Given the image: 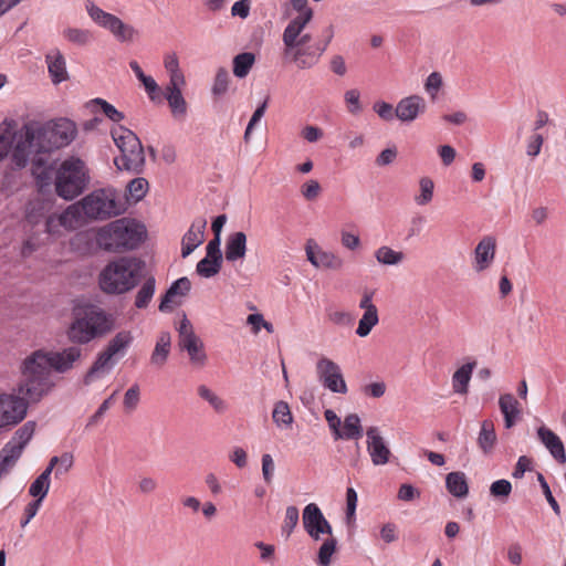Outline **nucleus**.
<instances>
[{"instance_id":"2f4dec72","label":"nucleus","mask_w":566,"mask_h":566,"mask_svg":"<svg viewBox=\"0 0 566 566\" xmlns=\"http://www.w3.org/2000/svg\"><path fill=\"white\" fill-rule=\"evenodd\" d=\"M180 346L187 352L191 364L197 367H202L207 363V354L205 352L203 343L198 336H188Z\"/></svg>"},{"instance_id":"4c0bfd02","label":"nucleus","mask_w":566,"mask_h":566,"mask_svg":"<svg viewBox=\"0 0 566 566\" xmlns=\"http://www.w3.org/2000/svg\"><path fill=\"white\" fill-rule=\"evenodd\" d=\"M272 420L281 430H287L294 422V417L286 401L280 400L274 403Z\"/></svg>"},{"instance_id":"c9c22d12","label":"nucleus","mask_w":566,"mask_h":566,"mask_svg":"<svg viewBox=\"0 0 566 566\" xmlns=\"http://www.w3.org/2000/svg\"><path fill=\"white\" fill-rule=\"evenodd\" d=\"M374 258L380 265L398 266L406 260V254L389 245H380L375 250Z\"/></svg>"},{"instance_id":"79ce46f5","label":"nucleus","mask_w":566,"mask_h":566,"mask_svg":"<svg viewBox=\"0 0 566 566\" xmlns=\"http://www.w3.org/2000/svg\"><path fill=\"white\" fill-rule=\"evenodd\" d=\"M197 390L199 397L207 401L216 412L223 413L228 410L227 401L206 385H200Z\"/></svg>"},{"instance_id":"aec40b11","label":"nucleus","mask_w":566,"mask_h":566,"mask_svg":"<svg viewBox=\"0 0 566 566\" xmlns=\"http://www.w3.org/2000/svg\"><path fill=\"white\" fill-rule=\"evenodd\" d=\"M50 358L51 371L66 373L73 368L74 364L80 359L82 350L78 347L71 346L62 352L46 350Z\"/></svg>"},{"instance_id":"e433bc0d","label":"nucleus","mask_w":566,"mask_h":566,"mask_svg":"<svg viewBox=\"0 0 566 566\" xmlns=\"http://www.w3.org/2000/svg\"><path fill=\"white\" fill-rule=\"evenodd\" d=\"M62 36L66 42L81 48L90 45L94 40L91 30L78 27L64 28Z\"/></svg>"},{"instance_id":"39448f33","label":"nucleus","mask_w":566,"mask_h":566,"mask_svg":"<svg viewBox=\"0 0 566 566\" xmlns=\"http://www.w3.org/2000/svg\"><path fill=\"white\" fill-rule=\"evenodd\" d=\"M115 319L94 304H80L73 308V321L67 337L75 344H87L113 329Z\"/></svg>"},{"instance_id":"338daca9","label":"nucleus","mask_w":566,"mask_h":566,"mask_svg":"<svg viewBox=\"0 0 566 566\" xmlns=\"http://www.w3.org/2000/svg\"><path fill=\"white\" fill-rule=\"evenodd\" d=\"M301 136L310 144L319 142L324 137L322 128L315 125H305L301 130Z\"/></svg>"},{"instance_id":"8fccbe9b","label":"nucleus","mask_w":566,"mask_h":566,"mask_svg":"<svg viewBox=\"0 0 566 566\" xmlns=\"http://www.w3.org/2000/svg\"><path fill=\"white\" fill-rule=\"evenodd\" d=\"M19 449L6 444L0 452V478L6 475L21 457Z\"/></svg>"},{"instance_id":"6e6552de","label":"nucleus","mask_w":566,"mask_h":566,"mask_svg":"<svg viewBox=\"0 0 566 566\" xmlns=\"http://www.w3.org/2000/svg\"><path fill=\"white\" fill-rule=\"evenodd\" d=\"M90 182L86 164L78 157L64 159L55 172V191L65 199L72 200L80 196Z\"/></svg>"},{"instance_id":"a878e982","label":"nucleus","mask_w":566,"mask_h":566,"mask_svg":"<svg viewBox=\"0 0 566 566\" xmlns=\"http://www.w3.org/2000/svg\"><path fill=\"white\" fill-rule=\"evenodd\" d=\"M537 437L551 455L560 464L566 463L565 447L560 438L551 429L542 426L537 429Z\"/></svg>"},{"instance_id":"9d476101","label":"nucleus","mask_w":566,"mask_h":566,"mask_svg":"<svg viewBox=\"0 0 566 566\" xmlns=\"http://www.w3.org/2000/svg\"><path fill=\"white\" fill-rule=\"evenodd\" d=\"M84 9L95 25L108 31L120 43H132L138 35L137 30L133 25L125 23L119 17L105 11L93 0H84Z\"/></svg>"},{"instance_id":"a211bd4d","label":"nucleus","mask_w":566,"mask_h":566,"mask_svg":"<svg viewBox=\"0 0 566 566\" xmlns=\"http://www.w3.org/2000/svg\"><path fill=\"white\" fill-rule=\"evenodd\" d=\"M496 240L491 235L483 237L474 249L473 269L476 272L488 270L495 259Z\"/></svg>"},{"instance_id":"cd10ccee","label":"nucleus","mask_w":566,"mask_h":566,"mask_svg":"<svg viewBox=\"0 0 566 566\" xmlns=\"http://www.w3.org/2000/svg\"><path fill=\"white\" fill-rule=\"evenodd\" d=\"M475 367L476 361L472 359L455 369L451 377V386L454 394L465 396L469 392V385Z\"/></svg>"},{"instance_id":"4468645a","label":"nucleus","mask_w":566,"mask_h":566,"mask_svg":"<svg viewBox=\"0 0 566 566\" xmlns=\"http://www.w3.org/2000/svg\"><path fill=\"white\" fill-rule=\"evenodd\" d=\"M303 527L313 541H321L325 535H333V527L316 503L307 504L302 515Z\"/></svg>"},{"instance_id":"c03bdc74","label":"nucleus","mask_w":566,"mask_h":566,"mask_svg":"<svg viewBox=\"0 0 566 566\" xmlns=\"http://www.w3.org/2000/svg\"><path fill=\"white\" fill-rule=\"evenodd\" d=\"M35 429L34 422H27L21 428H19L12 439L7 443L8 446L19 449V451L22 453L24 447L28 444V442L31 440Z\"/></svg>"},{"instance_id":"0eeeda50","label":"nucleus","mask_w":566,"mask_h":566,"mask_svg":"<svg viewBox=\"0 0 566 566\" xmlns=\"http://www.w3.org/2000/svg\"><path fill=\"white\" fill-rule=\"evenodd\" d=\"M84 220H105L126 211V203L113 188L96 189L75 202Z\"/></svg>"},{"instance_id":"603ef678","label":"nucleus","mask_w":566,"mask_h":566,"mask_svg":"<svg viewBox=\"0 0 566 566\" xmlns=\"http://www.w3.org/2000/svg\"><path fill=\"white\" fill-rule=\"evenodd\" d=\"M221 263V259L216 256L210 258L206 254V256L198 262L196 271L200 276L209 279L219 273Z\"/></svg>"},{"instance_id":"680f3d73","label":"nucleus","mask_w":566,"mask_h":566,"mask_svg":"<svg viewBox=\"0 0 566 566\" xmlns=\"http://www.w3.org/2000/svg\"><path fill=\"white\" fill-rule=\"evenodd\" d=\"M511 492L512 484L505 479L496 480L490 485V494L502 501H505L510 496Z\"/></svg>"},{"instance_id":"0e129e2a","label":"nucleus","mask_w":566,"mask_h":566,"mask_svg":"<svg viewBox=\"0 0 566 566\" xmlns=\"http://www.w3.org/2000/svg\"><path fill=\"white\" fill-rule=\"evenodd\" d=\"M543 143H544V137L541 134L534 132L527 138L526 155L532 158L537 157L542 150Z\"/></svg>"},{"instance_id":"423d86ee","label":"nucleus","mask_w":566,"mask_h":566,"mask_svg":"<svg viewBox=\"0 0 566 566\" xmlns=\"http://www.w3.org/2000/svg\"><path fill=\"white\" fill-rule=\"evenodd\" d=\"M144 262L134 256H119L109 261L98 274L101 290L111 295H120L136 287Z\"/></svg>"},{"instance_id":"774afa93","label":"nucleus","mask_w":566,"mask_h":566,"mask_svg":"<svg viewBox=\"0 0 566 566\" xmlns=\"http://www.w3.org/2000/svg\"><path fill=\"white\" fill-rule=\"evenodd\" d=\"M421 495L420 491L409 483H403L398 490L397 497L403 502H411L419 499Z\"/></svg>"},{"instance_id":"2eb2a0df","label":"nucleus","mask_w":566,"mask_h":566,"mask_svg":"<svg viewBox=\"0 0 566 566\" xmlns=\"http://www.w3.org/2000/svg\"><path fill=\"white\" fill-rule=\"evenodd\" d=\"M307 261L316 269L339 271L344 266V260L337 253L322 249L314 240H308L305 245Z\"/></svg>"},{"instance_id":"6e6d98bb","label":"nucleus","mask_w":566,"mask_h":566,"mask_svg":"<svg viewBox=\"0 0 566 566\" xmlns=\"http://www.w3.org/2000/svg\"><path fill=\"white\" fill-rule=\"evenodd\" d=\"M322 186L316 179H307L300 186V195L305 201H316L322 195Z\"/></svg>"},{"instance_id":"e2e57ef3","label":"nucleus","mask_w":566,"mask_h":566,"mask_svg":"<svg viewBox=\"0 0 566 566\" xmlns=\"http://www.w3.org/2000/svg\"><path fill=\"white\" fill-rule=\"evenodd\" d=\"M373 109L382 120L391 122L396 118L395 107L388 102L377 101L374 103Z\"/></svg>"},{"instance_id":"de8ad7c7","label":"nucleus","mask_w":566,"mask_h":566,"mask_svg":"<svg viewBox=\"0 0 566 566\" xmlns=\"http://www.w3.org/2000/svg\"><path fill=\"white\" fill-rule=\"evenodd\" d=\"M255 62V55L251 52H243L233 59V74L238 78H244Z\"/></svg>"},{"instance_id":"b1692460","label":"nucleus","mask_w":566,"mask_h":566,"mask_svg":"<svg viewBox=\"0 0 566 566\" xmlns=\"http://www.w3.org/2000/svg\"><path fill=\"white\" fill-rule=\"evenodd\" d=\"M115 364L116 360L102 350L85 374L83 379L84 385L90 386L107 377L113 370Z\"/></svg>"},{"instance_id":"69168bd1","label":"nucleus","mask_w":566,"mask_h":566,"mask_svg":"<svg viewBox=\"0 0 566 566\" xmlns=\"http://www.w3.org/2000/svg\"><path fill=\"white\" fill-rule=\"evenodd\" d=\"M139 82L144 86L145 92L147 93L150 101L154 102L157 98H159L160 88L154 77H151L150 75H145L139 80Z\"/></svg>"},{"instance_id":"13d9d810","label":"nucleus","mask_w":566,"mask_h":566,"mask_svg":"<svg viewBox=\"0 0 566 566\" xmlns=\"http://www.w3.org/2000/svg\"><path fill=\"white\" fill-rule=\"evenodd\" d=\"M344 102L349 114L356 116L363 112L360 92L357 88H349L344 93Z\"/></svg>"},{"instance_id":"5701e85b","label":"nucleus","mask_w":566,"mask_h":566,"mask_svg":"<svg viewBox=\"0 0 566 566\" xmlns=\"http://www.w3.org/2000/svg\"><path fill=\"white\" fill-rule=\"evenodd\" d=\"M191 289V283L188 277H180L175 281L164 295L159 311L169 312L174 305H179L181 298L185 297Z\"/></svg>"},{"instance_id":"7c9ffc66","label":"nucleus","mask_w":566,"mask_h":566,"mask_svg":"<svg viewBox=\"0 0 566 566\" xmlns=\"http://www.w3.org/2000/svg\"><path fill=\"white\" fill-rule=\"evenodd\" d=\"M247 234L237 231L228 235L224 248V255L228 262L243 260L247 254Z\"/></svg>"},{"instance_id":"5fc2aeb1","label":"nucleus","mask_w":566,"mask_h":566,"mask_svg":"<svg viewBox=\"0 0 566 566\" xmlns=\"http://www.w3.org/2000/svg\"><path fill=\"white\" fill-rule=\"evenodd\" d=\"M443 87V77L440 72H431L423 82V88L431 101H436Z\"/></svg>"},{"instance_id":"f8f14e48","label":"nucleus","mask_w":566,"mask_h":566,"mask_svg":"<svg viewBox=\"0 0 566 566\" xmlns=\"http://www.w3.org/2000/svg\"><path fill=\"white\" fill-rule=\"evenodd\" d=\"M84 220L75 203L70 205L61 212L51 213L45 220V232L53 237H61L84 226Z\"/></svg>"},{"instance_id":"9b49d317","label":"nucleus","mask_w":566,"mask_h":566,"mask_svg":"<svg viewBox=\"0 0 566 566\" xmlns=\"http://www.w3.org/2000/svg\"><path fill=\"white\" fill-rule=\"evenodd\" d=\"M316 376L324 388L333 394L345 395L348 391L340 366L326 356L316 361Z\"/></svg>"},{"instance_id":"a19ab883","label":"nucleus","mask_w":566,"mask_h":566,"mask_svg":"<svg viewBox=\"0 0 566 566\" xmlns=\"http://www.w3.org/2000/svg\"><path fill=\"white\" fill-rule=\"evenodd\" d=\"M74 464V457L70 452H64L61 455L52 457L49 461L46 470L52 472L54 471V476L57 479L64 474H66Z\"/></svg>"},{"instance_id":"58836bf2","label":"nucleus","mask_w":566,"mask_h":566,"mask_svg":"<svg viewBox=\"0 0 566 566\" xmlns=\"http://www.w3.org/2000/svg\"><path fill=\"white\" fill-rule=\"evenodd\" d=\"M434 181L428 177H420L418 180V192L413 196V202L418 207H424L434 198Z\"/></svg>"},{"instance_id":"ddd939ff","label":"nucleus","mask_w":566,"mask_h":566,"mask_svg":"<svg viewBox=\"0 0 566 566\" xmlns=\"http://www.w3.org/2000/svg\"><path fill=\"white\" fill-rule=\"evenodd\" d=\"M28 403L30 401L21 395H0V428L14 426L22 421L27 416Z\"/></svg>"},{"instance_id":"7ed1b4c3","label":"nucleus","mask_w":566,"mask_h":566,"mask_svg":"<svg viewBox=\"0 0 566 566\" xmlns=\"http://www.w3.org/2000/svg\"><path fill=\"white\" fill-rule=\"evenodd\" d=\"M18 394L31 403L39 402L55 387L46 350L38 349L27 355L19 367Z\"/></svg>"},{"instance_id":"393cba45","label":"nucleus","mask_w":566,"mask_h":566,"mask_svg":"<svg viewBox=\"0 0 566 566\" xmlns=\"http://www.w3.org/2000/svg\"><path fill=\"white\" fill-rule=\"evenodd\" d=\"M19 134L20 129L17 130L15 122L13 119L7 118L0 123V161L9 154L10 150L12 153V160L14 161Z\"/></svg>"},{"instance_id":"f03ea898","label":"nucleus","mask_w":566,"mask_h":566,"mask_svg":"<svg viewBox=\"0 0 566 566\" xmlns=\"http://www.w3.org/2000/svg\"><path fill=\"white\" fill-rule=\"evenodd\" d=\"M290 1L298 13L283 31V56L298 70H308L319 62L334 36V32L332 28H328L324 41L311 43L312 35L305 33L304 30L313 18V10L306 6L307 0Z\"/></svg>"},{"instance_id":"c85d7f7f","label":"nucleus","mask_w":566,"mask_h":566,"mask_svg":"<svg viewBox=\"0 0 566 566\" xmlns=\"http://www.w3.org/2000/svg\"><path fill=\"white\" fill-rule=\"evenodd\" d=\"M134 342V335L130 331H119L116 333L107 343L105 349L103 350L113 359L122 358L126 355L127 350L132 346Z\"/></svg>"},{"instance_id":"473e14b6","label":"nucleus","mask_w":566,"mask_h":566,"mask_svg":"<svg viewBox=\"0 0 566 566\" xmlns=\"http://www.w3.org/2000/svg\"><path fill=\"white\" fill-rule=\"evenodd\" d=\"M164 67L168 75L167 85L186 84V76L180 67L179 57L176 52H168L164 55Z\"/></svg>"},{"instance_id":"052dcab7","label":"nucleus","mask_w":566,"mask_h":566,"mask_svg":"<svg viewBox=\"0 0 566 566\" xmlns=\"http://www.w3.org/2000/svg\"><path fill=\"white\" fill-rule=\"evenodd\" d=\"M499 407L502 415H520V403L512 394L501 395L499 398Z\"/></svg>"},{"instance_id":"f3484780","label":"nucleus","mask_w":566,"mask_h":566,"mask_svg":"<svg viewBox=\"0 0 566 566\" xmlns=\"http://www.w3.org/2000/svg\"><path fill=\"white\" fill-rule=\"evenodd\" d=\"M428 105L420 94H410L399 99L395 106V115L401 123H413L427 112Z\"/></svg>"},{"instance_id":"bb28decb","label":"nucleus","mask_w":566,"mask_h":566,"mask_svg":"<svg viewBox=\"0 0 566 566\" xmlns=\"http://www.w3.org/2000/svg\"><path fill=\"white\" fill-rule=\"evenodd\" d=\"M171 353V334L161 331L156 337L154 349L149 357V364L155 368H163Z\"/></svg>"},{"instance_id":"09e8293b","label":"nucleus","mask_w":566,"mask_h":566,"mask_svg":"<svg viewBox=\"0 0 566 566\" xmlns=\"http://www.w3.org/2000/svg\"><path fill=\"white\" fill-rule=\"evenodd\" d=\"M337 551V539L331 535L327 536L318 548L317 553V565L318 566H331L332 557Z\"/></svg>"},{"instance_id":"ea45409f","label":"nucleus","mask_w":566,"mask_h":566,"mask_svg":"<svg viewBox=\"0 0 566 566\" xmlns=\"http://www.w3.org/2000/svg\"><path fill=\"white\" fill-rule=\"evenodd\" d=\"M51 486V473L49 470H44L30 485L29 494L34 497V501H42L45 499Z\"/></svg>"},{"instance_id":"49530a36","label":"nucleus","mask_w":566,"mask_h":566,"mask_svg":"<svg viewBox=\"0 0 566 566\" xmlns=\"http://www.w3.org/2000/svg\"><path fill=\"white\" fill-rule=\"evenodd\" d=\"M231 83V77L227 69L220 67L217 70L212 85H211V94L214 98H221L224 96Z\"/></svg>"},{"instance_id":"c756f323","label":"nucleus","mask_w":566,"mask_h":566,"mask_svg":"<svg viewBox=\"0 0 566 566\" xmlns=\"http://www.w3.org/2000/svg\"><path fill=\"white\" fill-rule=\"evenodd\" d=\"M363 436V427L360 418L357 413H349L345 417L344 421L340 420V426L334 431V439L343 440H358Z\"/></svg>"},{"instance_id":"dca6fc26","label":"nucleus","mask_w":566,"mask_h":566,"mask_svg":"<svg viewBox=\"0 0 566 566\" xmlns=\"http://www.w3.org/2000/svg\"><path fill=\"white\" fill-rule=\"evenodd\" d=\"M366 449L374 465L380 467L389 463L391 451L378 427L367 428Z\"/></svg>"},{"instance_id":"bf43d9fd","label":"nucleus","mask_w":566,"mask_h":566,"mask_svg":"<svg viewBox=\"0 0 566 566\" xmlns=\"http://www.w3.org/2000/svg\"><path fill=\"white\" fill-rule=\"evenodd\" d=\"M140 400V387L137 384L132 385L124 394L123 406L126 412L136 410Z\"/></svg>"},{"instance_id":"3c124183","label":"nucleus","mask_w":566,"mask_h":566,"mask_svg":"<svg viewBox=\"0 0 566 566\" xmlns=\"http://www.w3.org/2000/svg\"><path fill=\"white\" fill-rule=\"evenodd\" d=\"M155 290H156V280H155V277L150 276L143 283L139 291L137 292L136 297H135V306L137 308L147 307L155 294Z\"/></svg>"},{"instance_id":"1a4fd4ad","label":"nucleus","mask_w":566,"mask_h":566,"mask_svg":"<svg viewBox=\"0 0 566 566\" xmlns=\"http://www.w3.org/2000/svg\"><path fill=\"white\" fill-rule=\"evenodd\" d=\"M111 135L120 151V156L115 158L118 169L140 171L145 165V154L137 135L122 125L114 126Z\"/></svg>"},{"instance_id":"72a5a7b5","label":"nucleus","mask_w":566,"mask_h":566,"mask_svg":"<svg viewBox=\"0 0 566 566\" xmlns=\"http://www.w3.org/2000/svg\"><path fill=\"white\" fill-rule=\"evenodd\" d=\"M496 433L492 420H483L478 436V446L484 454H490L496 444Z\"/></svg>"},{"instance_id":"6ab92c4d","label":"nucleus","mask_w":566,"mask_h":566,"mask_svg":"<svg viewBox=\"0 0 566 566\" xmlns=\"http://www.w3.org/2000/svg\"><path fill=\"white\" fill-rule=\"evenodd\" d=\"M45 63L51 82L59 85L69 80L66 60L60 49L53 48L45 54Z\"/></svg>"},{"instance_id":"4d7b16f0","label":"nucleus","mask_w":566,"mask_h":566,"mask_svg":"<svg viewBox=\"0 0 566 566\" xmlns=\"http://www.w3.org/2000/svg\"><path fill=\"white\" fill-rule=\"evenodd\" d=\"M300 513L298 509L294 505H290L285 510L284 520L281 526L282 534L290 537L298 524Z\"/></svg>"},{"instance_id":"37998d69","label":"nucleus","mask_w":566,"mask_h":566,"mask_svg":"<svg viewBox=\"0 0 566 566\" xmlns=\"http://www.w3.org/2000/svg\"><path fill=\"white\" fill-rule=\"evenodd\" d=\"M92 112H102L109 120L119 123L124 119V114L116 109L112 104L103 98H95L88 103Z\"/></svg>"},{"instance_id":"4be33fe9","label":"nucleus","mask_w":566,"mask_h":566,"mask_svg":"<svg viewBox=\"0 0 566 566\" xmlns=\"http://www.w3.org/2000/svg\"><path fill=\"white\" fill-rule=\"evenodd\" d=\"M185 86L186 84L166 85L164 90L171 115L178 120L185 119L188 113V104L182 93Z\"/></svg>"},{"instance_id":"a18cd8bd","label":"nucleus","mask_w":566,"mask_h":566,"mask_svg":"<svg viewBox=\"0 0 566 566\" xmlns=\"http://www.w3.org/2000/svg\"><path fill=\"white\" fill-rule=\"evenodd\" d=\"M379 323V312L378 310L363 312L361 317L358 321L357 328L355 331L356 335L360 338L367 337L373 328L377 326Z\"/></svg>"},{"instance_id":"412c9836","label":"nucleus","mask_w":566,"mask_h":566,"mask_svg":"<svg viewBox=\"0 0 566 566\" xmlns=\"http://www.w3.org/2000/svg\"><path fill=\"white\" fill-rule=\"evenodd\" d=\"M207 220L203 218L196 219L181 240V256H189L205 240V231Z\"/></svg>"},{"instance_id":"20e7f679","label":"nucleus","mask_w":566,"mask_h":566,"mask_svg":"<svg viewBox=\"0 0 566 566\" xmlns=\"http://www.w3.org/2000/svg\"><path fill=\"white\" fill-rule=\"evenodd\" d=\"M143 223L130 218H120L99 227L95 233L96 244L107 252L132 251L146 239Z\"/></svg>"},{"instance_id":"864d4df0","label":"nucleus","mask_w":566,"mask_h":566,"mask_svg":"<svg viewBox=\"0 0 566 566\" xmlns=\"http://www.w3.org/2000/svg\"><path fill=\"white\" fill-rule=\"evenodd\" d=\"M147 190L148 181L142 177L135 178L127 186V200L136 203L146 196Z\"/></svg>"},{"instance_id":"f257e3e1","label":"nucleus","mask_w":566,"mask_h":566,"mask_svg":"<svg viewBox=\"0 0 566 566\" xmlns=\"http://www.w3.org/2000/svg\"><path fill=\"white\" fill-rule=\"evenodd\" d=\"M75 122L60 117L45 123H27L20 128L14 164L24 167L28 163L41 166L44 155L71 145L77 137Z\"/></svg>"},{"instance_id":"f704fd0d","label":"nucleus","mask_w":566,"mask_h":566,"mask_svg":"<svg viewBox=\"0 0 566 566\" xmlns=\"http://www.w3.org/2000/svg\"><path fill=\"white\" fill-rule=\"evenodd\" d=\"M446 488L454 497L463 499L469 493V484L465 473L451 472L446 478Z\"/></svg>"}]
</instances>
